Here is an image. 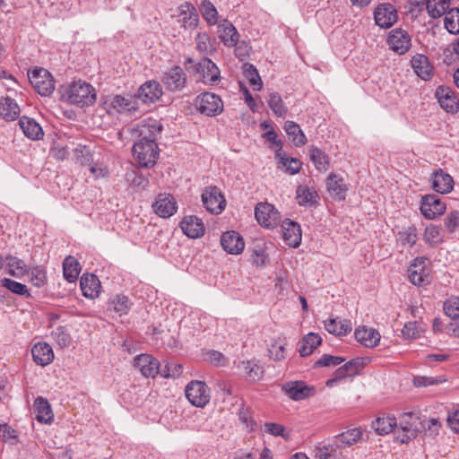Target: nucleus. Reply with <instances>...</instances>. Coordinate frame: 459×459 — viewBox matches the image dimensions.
Wrapping results in <instances>:
<instances>
[{
	"instance_id": "864d4df0",
	"label": "nucleus",
	"mask_w": 459,
	"mask_h": 459,
	"mask_svg": "<svg viewBox=\"0 0 459 459\" xmlns=\"http://www.w3.org/2000/svg\"><path fill=\"white\" fill-rule=\"evenodd\" d=\"M397 241L403 247H412L417 241V230L411 226L397 234Z\"/></svg>"
},
{
	"instance_id": "f3484780",
	"label": "nucleus",
	"mask_w": 459,
	"mask_h": 459,
	"mask_svg": "<svg viewBox=\"0 0 459 459\" xmlns=\"http://www.w3.org/2000/svg\"><path fill=\"white\" fill-rule=\"evenodd\" d=\"M162 95V88L156 81H147L139 89L136 100H140L143 103L149 104L158 100Z\"/></svg>"
},
{
	"instance_id": "6ab92c4d",
	"label": "nucleus",
	"mask_w": 459,
	"mask_h": 459,
	"mask_svg": "<svg viewBox=\"0 0 459 459\" xmlns=\"http://www.w3.org/2000/svg\"><path fill=\"white\" fill-rule=\"evenodd\" d=\"M182 231L190 238H198L204 234L205 227L202 219L195 216H185L180 222Z\"/></svg>"
},
{
	"instance_id": "e433bc0d",
	"label": "nucleus",
	"mask_w": 459,
	"mask_h": 459,
	"mask_svg": "<svg viewBox=\"0 0 459 459\" xmlns=\"http://www.w3.org/2000/svg\"><path fill=\"white\" fill-rule=\"evenodd\" d=\"M325 330L334 335H346L352 330V325L350 320H337L331 318L325 322Z\"/></svg>"
},
{
	"instance_id": "f03ea898",
	"label": "nucleus",
	"mask_w": 459,
	"mask_h": 459,
	"mask_svg": "<svg viewBox=\"0 0 459 459\" xmlns=\"http://www.w3.org/2000/svg\"><path fill=\"white\" fill-rule=\"evenodd\" d=\"M162 130L163 126L159 120L148 117L134 126L131 129V134L139 137L138 142L148 143L150 140L156 143L158 138L160 137Z\"/></svg>"
},
{
	"instance_id": "0e129e2a",
	"label": "nucleus",
	"mask_w": 459,
	"mask_h": 459,
	"mask_svg": "<svg viewBox=\"0 0 459 459\" xmlns=\"http://www.w3.org/2000/svg\"><path fill=\"white\" fill-rule=\"evenodd\" d=\"M444 312L452 320L459 319V299L452 298L444 303Z\"/></svg>"
},
{
	"instance_id": "e2e57ef3",
	"label": "nucleus",
	"mask_w": 459,
	"mask_h": 459,
	"mask_svg": "<svg viewBox=\"0 0 459 459\" xmlns=\"http://www.w3.org/2000/svg\"><path fill=\"white\" fill-rule=\"evenodd\" d=\"M345 361V359L340 356H333L330 354H324L314 364V368L337 366Z\"/></svg>"
},
{
	"instance_id": "aec40b11",
	"label": "nucleus",
	"mask_w": 459,
	"mask_h": 459,
	"mask_svg": "<svg viewBox=\"0 0 459 459\" xmlns=\"http://www.w3.org/2000/svg\"><path fill=\"white\" fill-rule=\"evenodd\" d=\"M238 368L243 371L244 377L249 382H258L264 376V368L256 359L242 360L238 365Z\"/></svg>"
},
{
	"instance_id": "9d476101",
	"label": "nucleus",
	"mask_w": 459,
	"mask_h": 459,
	"mask_svg": "<svg viewBox=\"0 0 459 459\" xmlns=\"http://www.w3.org/2000/svg\"><path fill=\"white\" fill-rule=\"evenodd\" d=\"M134 366L145 377L154 378L158 374L160 375L161 365L160 361L150 354H140L134 359Z\"/></svg>"
},
{
	"instance_id": "69168bd1",
	"label": "nucleus",
	"mask_w": 459,
	"mask_h": 459,
	"mask_svg": "<svg viewBox=\"0 0 459 459\" xmlns=\"http://www.w3.org/2000/svg\"><path fill=\"white\" fill-rule=\"evenodd\" d=\"M126 179L133 185L140 189H146L149 186V178L135 171L126 174Z\"/></svg>"
},
{
	"instance_id": "680f3d73",
	"label": "nucleus",
	"mask_w": 459,
	"mask_h": 459,
	"mask_svg": "<svg viewBox=\"0 0 459 459\" xmlns=\"http://www.w3.org/2000/svg\"><path fill=\"white\" fill-rule=\"evenodd\" d=\"M423 238L427 243L430 245H435L441 242L442 234L440 228L433 224L429 225L425 229Z\"/></svg>"
},
{
	"instance_id": "7ed1b4c3",
	"label": "nucleus",
	"mask_w": 459,
	"mask_h": 459,
	"mask_svg": "<svg viewBox=\"0 0 459 459\" xmlns=\"http://www.w3.org/2000/svg\"><path fill=\"white\" fill-rule=\"evenodd\" d=\"M28 78L32 87L41 96H49L53 93L55 81L47 69L36 67L28 73Z\"/></svg>"
},
{
	"instance_id": "4d7b16f0",
	"label": "nucleus",
	"mask_w": 459,
	"mask_h": 459,
	"mask_svg": "<svg viewBox=\"0 0 459 459\" xmlns=\"http://www.w3.org/2000/svg\"><path fill=\"white\" fill-rule=\"evenodd\" d=\"M74 156L76 161L81 165H91L93 160L90 148L82 144L74 148Z\"/></svg>"
},
{
	"instance_id": "338daca9",
	"label": "nucleus",
	"mask_w": 459,
	"mask_h": 459,
	"mask_svg": "<svg viewBox=\"0 0 459 459\" xmlns=\"http://www.w3.org/2000/svg\"><path fill=\"white\" fill-rule=\"evenodd\" d=\"M269 357L274 361H280L285 358V344L280 343L278 341L273 342L269 350Z\"/></svg>"
},
{
	"instance_id": "a19ab883",
	"label": "nucleus",
	"mask_w": 459,
	"mask_h": 459,
	"mask_svg": "<svg viewBox=\"0 0 459 459\" xmlns=\"http://www.w3.org/2000/svg\"><path fill=\"white\" fill-rule=\"evenodd\" d=\"M34 411L36 419L39 422L48 423L53 418L52 410L48 402L43 397L36 398L34 402Z\"/></svg>"
},
{
	"instance_id": "f704fd0d",
	"label": "nucleus",
	"mask_w": 459,
	"mask_h": 459,
	"mask_svg": "<svg viewBox=\"0 0 459 459\" xmlns=\"http://www.w3.org/2000/svg\"><path fill=\"white\" fill-rule=\"evenodd\" d=\"M371 427L377 434L384 436L392 432L397 427V422L395 417L384 415L373 420Z\"/></svg>"
},
{
	"instance_id": "0eeeda50",
	"label": "nucleus",
	"mask_w": 459,
	"mask_h": 459,
	"mask_svg": "<svg viewBox=\"0 0 459 459\" xmlns=\"http://www.w3.org/2000/svg\"><path fill=\"white\" fill-rule=\"evenodd\" d=\"M255 216L261 226L268 229H273L281 222L280 212L268 203L258 204L255 209Z\"/></svg>"
},
{
	"instance_id": "39448f33",
	"label": "nucleus",
	"mask_w": 459,
	"mask_h": 459,
	"mask_svg": "<svg viewBox=\"0 0 459 459\" xmlns=\"http://www.w3.org/2000/svg\"><path fill=\"white\" fill-rule=\"evenodd\" d=\"M196 109L207 117H215L223 111V102L221 98L212 92H204L195 99Z\"/></svg>"
},
{
	"instance_id": "b1692460",
	"label": "nucleus",
	"mask_w": 459,
	"mask_h": 459,
	"mask_svg": "<svg viewBox=\"0 0 459 459\" xmlns=\"http://www.w3.org/2000/svg\"><path fill=\"white\" fill-rule=\"evenodd\" d=\"M80 287L82 295L88 299H95L101 289L100 281L95 274L84 273L80 279Z\"/></svg>"
},
{
	"instance_id": "bf43d9fd",
	"label": "nucleus",
	"mask_w": 459,
	"mask_h": 459,
	"mask_svg": "<svg viewBox=\"0 0 459 459\" xmlns=\"http://www.w3.org/2000/svg\"><path fill=\"white\" fill-rule=\"evenodd\" d=\"M280 163L285 168V172L290 175H295L299 172L301 169V162L296 158H287L282 153L280 157Z\"/></svg>"
},
{
	"instance_id": "a878e982",
	"label": "nucleus",
	"mask_w": 459,
	"mask_h": 459,
	"mask_svg": "<svg viewBox=\"0 0 459 459\" xmlns=\"http://www.w3.org/2000/svg\"><path fill=\"white\" fill-rule=\"evenodd\" d=\"M217 32L218 37L225 46L233 47L238 43L239 34L235 26L228 21H224L218 25Z\"/></svg>"
},
{
	"instance_id": "c9c22d12",
	"label": "nucleus",
	"mask_w": 459,
	"mask_h": 459,
	"mask_svg": "<svg viewBox=\"0 0 459 459\" xmlns=\"http://www.w3.org/2000/svg\"><path fill=\"white\" fill-rule=\"evenodd\" d=\"M298 204L301 206H312L319 198L317 192L307 186H299L296 190Z\"/></svg>"
},
{
	"instance_id": "f257e3e1",
	"label": "nucleus",
	"mask_w": 459,
	"mask_h": 459,
	"mask_svg": "<svg viewBox=\"0 0 459 459\" xmlns=\"http://www.w3.org/2000/svg\"><path fill=\"white\" fill-rule=\"evenodd\" d=\"M63 98L79 107L92 105L96 100L95 89L84 81H75L65 87Z\"/></svg>"
},
{
	"instance_id": "cd10ccee",
	"label": "nucleus",
	"mask_w": 459,
	"mask_h": 459,
	"mask_svg": "<svg viewBox=\"0 0 459 459\" xmlns=\"http://www.w3.org/2000/svg\"><path fill=\"white\" fill-rule=\"evenodd\" d=\"M354 336L357 342L368 348L377 346L380 342V333L374 328L359 327Z\"/></svg>"
},
{
	"instance_id": "5fc2aeb1",
	"label": "nucleus",
	"mask_w": 459,
	"mask_h": 459,
	"mask_svg": "<svg viewBox=\"0 0 459 459\" xmlns=\"http://www.w3.org/2000/svg\"><path fill=\"white\" fill-rule=\"evenodd\" d=\"M201 13L204 19L211 25L216 24L218 18V12L215 6L208 0H204L200 7Z\"/></svg>"
},
{
	"instance_id": "603ef678",
	"label": "nucleus",
	"mask_w": 459,
	"mask_h": 459,
	"mask_svg": "<svg viewBox=\"0 0 459 459\" xmlns=\"http://www.w3.org/2000/svg\"><path fill=\"white\" fill-rule=\"evenodd\" d=\"M444 25L447 31L451 34L459 33V9H450L444 19Z\"/></svg>"
},
{
	"instance_id": "09e8293b",
	"label": "nucleus",
	"mask_w": 459,
	"mask_h": 459,
	"mask_svg": "<svg viewBox=\"0 0 459 459\" xmlns=\"http://www.w3.org/2000/svg\"><path fill=\"white\" fill-rule=\"evenodd\" d=\"M132 302L125 295H117L109 301V309H113L119 315H126L130 310Z\"/></svg>"
},
{
	"instance_id": "393cba45",
	"label": "nucleus",
	"mask_w": 459,
	"mask_h": 459,
	"mask_svg": "<svg viewBox=\"0 0 459 459\" xmlns=\"http://www.w3.org/2000/svg\"><path fill=\"white\" fill-rule=\"evenodd\" d=\"M33 360L40 366H47L54 359L52 347L47 342H38L31 349Z\"/></svg>"
},
{
	"instance_id": "49530a36",
	"label": "nucleus",
	"mask_w": 459,
	"mask_h": 459,
	"mask_svg": "<svg viewBox=\"0 0 459 459\" xmlns=\"http://www.w3.org/2000/svg\"><path fill=\"white\" fill-rule=\"evenodd\" d=\"M186 10L181 12L182 23L185 29L195 30L199 22V16L193 4L186 3Z\"/></svg>"
},
{
	"instance_id": "79ce46f5",
	"label": "nucleus",
	"mask_w": 459,
	"mask_h": 459,
	"mask_svg": "<svg viewBox=\"0 0 459 459\" xmlns=\"http://www.w3.org/2000/svg\"><path fill=\"white\" fill-rule=\"evenodd\" d=\"M322 342V338L315 333H309L302 338L299 352L301 357L310 355Z\"/></svg>"
},
{
	"instance_id": "dca6fc26",
	"label": "nucleus",
	"mask_w": 459,
	"mask_h": 459,
	"mask_svg": "<svg viewBox=\"0 0 459 459\" xmlns=\"http://www.w3.org/2000/svg\"><path fill=\"white\" fill-rule=\"evenodd\" d=\"M435 96L440 107L446 112L455 113L459 109V102L453 90L449 87L438 86Z\"/></svg>"
},
{
	"instance_id": "c03bdc74",
	"label": "nucleus",
	"mask_w": 459,
	"mask_h": 459,
	"mask_svg": "<svg viewBox=\"0 0 459 459\" xmlns=\"http://www.w3.org/2000/svg\"><path fill=\"white\" fill-rule=\"evenodd\" d=\"M310 160L315 164L317 170L326 171L330 168V160L328 155L318 147L312 146L309 150Z\"/></svg>"
},
{
	"instance_id": "5701e85b",
	"label": "nucleus",
	"mask_w": 459,
	"mask_h": 459,
	"mask_svg": "<svg viewBox=\"0 0 459 459\" xmlns=\"http://www.w3.org/2000/svg\"><path fill=\"white\" fill-rule=\"evenodd\" d=\"M281 230L284 241L292 247H297L301 242V229L299 223L285 220L281 223Z\"/></svg>"
},
{
	"instance_id": "4be33fe9",
	"label": "nucleus",
	"mask_w": 459,
	"mask_h": 459,
	"mask_svg": "<svg viewBox=\"0 0 459 459\" xmlns=\"http://www.w3.org/2000/svg\"><path fill=\"white\" fill-rule=\"evenodd\" d=\"M196 71L202 75L203 82L206 84H214L220 79V70L209 58H203L196 65Z\"/></svg>"
},
{
	"instance_id": "3c124183",
	"label": "nucleus",
	"mask_w": 459,
	"mask_h": 459,
	"mask_svg": "<svg viewBox=\"0 0 459 459\" xmlns=\"http://www.w3.org/2000/svg\"><path fill=\"white\" fill-rule=\"evenodd\" d=\"M267 102L275 116L279 117H285L288 112V108L285 107L283 100L279 93H271Z\"/></svg>"
},
{
	"instance_id": "8fccbe9b",
	"label": "nucleus",
	"mask_w": 459,
	"mask_h": 459,
	"mask_svg": "<svg viewBox=\"0 0 459 459\" xmlns=\"http://www.w3.org/2000/svg\"><path fill=\"white\" fill-rule=\"evenodd\" d=\"M243 73L245 77L248 80L249 84L255 91H259L262 88L263 82L258 74L257 69L249 63L243 65Z\"/></svg>"
},
{
	"instance_id": "6e6d98bb",
	"label": "nucleus",
	"mask_w": 459,
	"mask_h": 459,
	"mask_svg": "<svg viewBox=\"0 0 459 459\" xmlns=\"http://www.w3.org/2000/svg\"><path fill=\"white\" fill-rule=\"evenodd\" d=\"M52 338L61 347H68L71 343V336L65 326H57L51 333Z\"/></svg>"
},
{
	"instance_id": "6e6552de",
	"label": "nucleus",
	"mask_w": 459,
	"mask_h": 459,
	"mask_svg": "<svg viewBox=\"0 0 459 459\" xmlns=\"http://www.w3.org/2000/svg\"><path fill=\"white\" fill-rule=\"evenodd\" d=\"M427 258L416 257L408 269L411 282L417 286L428 285L431 281L430 269L426 266Z\"/></svg>"
},
{
	"instance_id": "bb28decb",
	"label": "nucleus",
	"mask_w": 459,
	"mask_h": 459,
	"mask_svg": "<svg viewBox=\"0 0 459 459\" xmlns=\"http://www.w3.org/2000/svg\"><path fill=\"white\" fill-rule=\"evenodd\" d=\"M411 63L415 74L420 78L427 81L432 77L433 67L426 56L417 54L412 56Z\"/></svg>"
},
{
	"instance_id": "774afa93",
	"label": "nucleus",
	"mask_w": 459,
	"mask_h": 459,
	"mask_svg": "<svg viewBox=\"0 0 459 459\" xmlns=\"http://www.w3.org/2000/svg\"><path fill=\"white\" fill-rule=\"evenodd\" d=\"M445 227L449 233H454L459 226V212H450L444 220Z\"/></svg>"
},
{
	"instance_id": "f8f14e48",
	"label": "nucleus",
	"mask_w": 459,
	"mask_h": 459,
	"mask_svg": "<svg viewBox=\"0 0 459 459\" xmlns=\"http://www.w3.org/2000/svg\"><path fill=\"white\" fill-rule=\"evenodd\" d=\"M152 209L158 216L169 218L177 212L178 205L172 195L162 193L157 195Z\"/></svg>"
},
{
	"instance_id": "13d9d810",
	"label": "nucleus",
	"mask_w": 459,
	"mask_h": 459,
	"mask_svg": "<svg viewBox=\"0 0 459 459\" xmlns=\"http://www.w3.org/2000/svg\"><path fill=\"white\" fill-rule=\"evenodd\" d=\"M1 281L2 286L10 291L21 296H30L29 290L25 284L15 281L9 278H4Z\"/></svg>"
},
{
	"instance_id": "a18cd8bd",
	"label": "nucleus",
	"mask_w": 459,
	"mask_h": 459,
	"mask_svg": "<svg viewBox=\"0 0 459 459\" xmlns=\"http://www.w3.org/2000/svg\"><path fill=\"white\" fill-rule=\"evenodd\" d=\"M450 0H428L426 9L431 18L437 19L446 14Z\"/></svg>"
},
{
	"instance_id": "412c9836",
	"label": "nucleus",
	"mask_w": 459,
	"mask_h": 459,
	"mask_svg": "<svg viewBox=\"0 0 459 459\" xmlns=\"http://www.w3.org/2000/svg\"><path fill=\"white\" fill-rule=\"evenodd\" d=\"M221 244L226 252L233 255L240 254L245 247L243 238L234 230L223 233L221 238Z\"/></svg>"
},
{
	"instance_id": "1a4fd4ad",
	"label": "nucleus",
	"mask_w": 459,
	"mask_h": 459,
	"mask_svg": "<svg viewBox=\"0 0 459 459\" xmlns=\"http://www.w3.org/2000/svg\"><path fill=\"white\" fill-rule=\"evenodd\" d=\"M204 206L213 214H220L225 208L226 201L217 186H209L202 194Z\"/></svg>"
},
{
	"instance_id": "052dcab7",
	"label": "nucleus",
	"mask_w": 459,
	"mask_h": 459,
	"mask_svg": "<svg viewBox=\"0 0 459 459\" xmlns=\"http://www.w3.org/2000/svg\"><path fill=\"white\" fill-rule=\"evenodd\" d=\"M30 281L38 287H43L47 283V273L43 266H34L30 269Z\"/></svg>"
},
{
	"instance_id": "a211bd4d",
	"label": "nucleus",
	"mask_w": 459,
	"mask_h": 459,
	"mask_svg": "<svg viewBox=\"0 0 459 459\" xmlns=\"http://www.w3.org/2000/svg\"><path fill=\"white\" fill-rule=\"evenodd\" d=\"M282 390L294 401L307 399L315 394V387L309 386L302 381L286 383L282 386Z\"/></svg>"
},
{
	"instance_id": "4468645a",
	"label": "nucleus",
	"mask_w": 459,
	"mask_h": 459,
	"mask_svg": "<svg viewBox=\"0 0 459 459\" xmlns=\"http://www.w3.org/2000/svg\"><path fill=\"white\" fill-rule=\"evenodd\" d=\"M186 82V74L178 65H174L162 76V82L170 91H181Z\"/></svg>"
},
{
	"instance_id": "58836bf2",
	"label": "nucleus",
	"mask_w": 459,
	"mask_h": 459,
	"mask_svg": "<svg viewBox=\"0 0 459 459\" xmlns=\"http://www.w3.org/2000/svg\"><path fill=\"white\" fill-rule=\"evenodd\" d=\"M362 437V429L360 428L350 429L344 432H342L334 437V439L338 444H341L342 447H350L357 444Z\"/></svg>"
},
{
	"instance_id": "ddd939ff",
	"label": "nucleus",
	"mask_w": 459,
	"mask_h": 459,
	"mask_svg": "<svg viewBox=\"0 0 459 459\" xmlns=\"http://www.w3.org/2000/svg\"><path fill=\"white\" fill-rule=\"evenodd\" d=\"M376 24L381 28H390L398 19L397 10L390 3L379 4L374 12Z\"/></svg>"
},
{
	"instance_id": "473e14b6",
	"label": "nucleus",
	"mask_w": 459,
	"mask_h": 459,
	"mask_svg": "<svg viewBox=\"0 0 459 459\" xmlns=\"http://www.w3.org/2000/svg\"><path fill=\"white\" fill-rule=\"evenodd\" d=\"M454 180L452 177L444 173L441 169L436 171L432 176V188L440 194H446L452 191Z\"/></svg>"
},
{
	"instance_id": "20e7f679",
	"label": "nucleus",
	"mask_w": 459,
	"mask_h": 459,
	"mask_svg": "<svg viewBox=\"0 0 459 459\" xmlns=\"http://www.w3.org/2000/svg\"><path fill=\"white\" fill-rule=\"evenodd\" d=\"M133 153L143 168H152L159 158V147L157 143L152 141L136 142L133 146Z\"/></svg>"
},
{
	"instance_id": "c85d7f7f",
	"label": "nucleus",
	"mask_w": 459,
	"mask_h": 459,
	"mask_svg": "<svg viewBox=\"0 0 459 459\" xmlns=\"http://www.w3.org/2000/svg\"><path fill=\"white\" fill-rule=\"evenodd\" d=\"M326 185L328 192L334 199L341 201L345 198L347 186L341 176L331 173L327 178Z\"/></svg>"
},
{
	"instance_id": "2f4dec72",
	"label": "nucleus",
	"mask_w": 459,
	"mask_h": 459,
	"mask_svg": "<svg viewBox=\"0 0 459 459\" xmlns=\"http://www.w3.org/2000/svg\"><path fill=\"white\" fill-rule=\"evenodd\" d=\"M111 107L120 113L128 112L133 114L138 109L136 96L129 95L127 97H124L121 95H116L111 100Z\"/></svg>"
},
{
	"instance_id": "de8ad7c7",
	"label": "nucleus",
	"mask_w": 459,
	"mask_h": 459,
	"mask_svg": "<svg viewBox=\"0 0 459 459\" xmlns=\"http://www.w3.org/2000/svg\"><path fill=\"white\" fill-rule=\"evenodd\" d=\"M393 431H394L396 440L401 444H407L417 436L416 430L409 423H401Z\"/></svg>"
},
{
	"instance_id": "4c0bfd02",
	"label": "nucleus",
	"mask_w": 459,
	"mask_h": 459,
	"mask_svg": "<svg viewBox=\"0 0 459 459\" xmlns=\"http://www.w3.org/2000/svg\"><path fill=\"white\" fill-rule=\"evenodd\" d=\"M81 272V265L77 259L72 255L66 256L63 261V275L69 282H74Z\"/></svg>"
},
{
	"instance_id": "c756f323",
	"label": "nucleus",
	"mask_w": 459,
	"mask_h": 459,
	"mask_svg": "<svg viewBox=\"0 0 459 459\" xmlns=\"http://www.w3.org/2000/svg\"><path fill=\"white\" fill-rule=\"evenodd\" d=\"M21 113L17 102L11 97H0V117L5 121L15 120Z\"/></svg>"
},
{
	"instance_id": "37998d69",
	"label": "nucleus",
	"mask_w": 459,
	"mask_h": 459,
	"mask_svg": "<svg viewBox=\"0 0 459 459\" xmlns=\"http://www.w3.org/2000/svg\"><path fill=\"white\" fill-rule=\"evenodd\" d=\"M284 130L295 146L300 147L307 143V137L297 123L287 121Z\"/></svg>"
},
{
	"instance_id": "423d86ee",
	"label": "nucleus",
	"mask_w": 459,
	"mask_h": 459,
	"mask_svg": "<svg viewBox=\"0 0 459 459\" xmlns=\"http://www.w3.org/2000/svg\"><path fill=\"white\" fill-rule=\"evenodd\" d=\"M185 392L187 400L194 406L203 408L210 401V388L203 381L194 380L189 382Z\"/></svg>"
},
{
	"instance_id": "ea45409f",
	"label": "nucleus",
	"mask_w": 459,
	"mask_h": 459,
	"mask_svg": "<svg viewBox=\"0 0 459 459\" xmlns=\"http://www.w3.org/2000/svg\"><path fill=\"white\" fill-rule=\"evenodd\" d=\"M342 446L333 440L328 446H324L317 449L316 456L318 459H343Z\"/></svg>"
},
{
	"instance_id": "2eb2a0df",
	"label": "nucleus",
	"mask_w": 459,
	"mask_h": 459,
	"mask_svg": "<svg viewBox=\"0 0 459 459\" xmlns=\"http://www.w3.org/2000/svg\"><path fill=\"white\" fill-rule=\"evenodd\" d=\"M387 42L390 48L399 55L405 54L411 46V40L409 33L403 29L393 30Z\"/></svg>"
},
{
	"instance_id": "72a5a7b5",
	"label": "nucleus",
	"mask_w": 459,
	"mask_h": 459,
	"mask_svg": "<svg viewBox=\"0 0 459 459\" xmlns=\"http://www.w3.org/2000/svg\"><path fill=\"white\" fill-rule=\"evenodd\" d=\"M364 366L365 363L362 358L352 359L335 370L337 378L344 379L348 377H353L359 374Z\"/></svg>"
},
{
	"instance_id": "7c9ffc66",
	"label": "nucleus",
	"mask_w": 459,
	"mask_h": 459,
	"mask_svg": "<svg viewBox=\"0 0 459 459\" xmlns=\"http://www.w3.org/2000/svg\"><path fill=\"white\" fill-rule=\"evenodd\" d=\"M19 126L29 139L39 140L44 135L42 127L33 118L22 117L19 119Z\"/></svg>"
},
{
	"instance_id": "9b49d317",
	"label": "nucleus",
	"mask_w": 459,
	"mask_h": 459,
	"mask_svg": "<svg viewBox=\"0 0 459 459\" xmlns=\"http://www.w3.org/2000/svg\"><path fill=\"white\" fill-rule=\"evenodd\" d=\"M446 211V204L436 195H426L422 197L420 212L429 220L442 215Z\"/></svg>"
}]
</instances>
